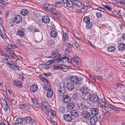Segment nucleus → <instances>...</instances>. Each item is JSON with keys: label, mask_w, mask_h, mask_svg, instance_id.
I'll return each mask as SVG.
<instances>
[{"label": "nucleus", "mask_w": 125, "mask_h": 125, "mask_svg": "<svg viewBox=\"0 0 125 125\" xmlns=\"http://www.w3.org/2000/svg\"><path fill=\"white\" fill-rule=\"evenodd\" d=\"M113 105L111 106H106L104 105V106L103 107V108L104 110L107 111V112H109V111H110L112 109Z\"/></svg>", "instance_id": "22"}, {"label": "nucleus", "mask_w": 125, "mask_h": 125, "mask_svg": "<svg viewBox=\"0 0 125 125\" xmlns=\"http://www.w3.org/2000/svg\"><path fill=\"white\" fill-rule=\"evenodd\" d=\"M22 17L20 15H17L13 19L16 23H19L22 20Z\"/></svg>", "instance_id": "12"}, {"label": "nucleus", "mask_w": 125, "mask_h": 125, "mask_svg": "<svg viewBox=\"0 0 125 125\" xmlns=\"http://www.w3.org/2000/svg\"><path fill=\"white\" fill-rule=\"evenodd\" d=\"M5 98L6 102L8 103H12V102L14 101L10 97L7 96H5Z\"/></svg>", "instance_id": "24"}, {"label": "nucleus", "mask_w": 125, "mask_h": 125, "mask_svg": "<svg viewBox=\"0 0 125 125\" xmlns=\"http://www.w3.org/2000/svg\"><path fill=\"white\" fill-rule=\"evenodd\" d=\"M52 55L54 58L59 57L60 56V54L57 52H52Z\"/></svg>", "instance_id": "40"}, {"label": "nucleus", "mask_w": 125, "mask_h": 125, "mask_svg": "<svg viewBox=\"0 0 125 125\" xmlns=\"http://www.w3.org/2000/svg\"><path fill=\"white\" fill-rule=\"evenodd\" d=\"M57 94L58 96H61L65 93V90L64 89V86L63 85L60 84V85L57 86Z\"/></svg>", "instance_id": "2"}, {"label": "nucleus", "mask_w": 125, "mask_h": 125, "mask_svg": "<svg viewBox=\"0 0 125 125\" xmlns=\"http://www.w3.org/2000/svg\"><path fill=\"white\" fill-rule=\"evenodd\" d=\"M8 56H9L8 57H8H4V58H3L2 59L3 61L4 62H5V63L7 65H8V62H9V60L8 59V58H9V57H10V56L9 55H8Z\"/></svg>", "instance_id": "46"}, {"label": "nucleus", "mask_w": 125, "mask_h": 125, "mask_svg": "<svg viewBox=\"0 0 125 125\" xmlns=\"http://www.w3.org/2000/svg\"><path fill=\"white\" fill-rule=\"evenodd\" d=\"M104 7L105 8L107 9L108 10L110 11H111L112 9L110 7L106 5H104Z\"/></svg>", "instance_id": "61"}, {"label": "nucleus", "mask_w": 125, "mask_h": 125, "mask_svg": "<svg viewBox=\"0 0 125 125\" xmlns=\"http://www.w3.org/2000/svg\"><path fill=\"white\" fill-rule=\"evenodd\" d=\"M7 21L8 22V24L9 25V26H10L11 27L13 26L14 24V22H15L13 19H9Z\"/></svg>", "instance_id": "29"}, {"label": "nucleus", "mask_w": 125, "mask_h": 125, "mask_svg": "<svg viewBox=\"0 0 125 125\" xmlns=\"http://www.w3.org/2000/svg\"><path fill=\"white\" fill-rule=\"evenodd\" d=\"M99 103L103 106L105 105V100L104 99H101L99 100Z\"/></svg>", "instance_id": "42"}, {"label": "nucleus", "mask_w": 125, "mask_h": 125, "mask_svg": "<svg viewBox=\"0 0 125 125\" xmlns=\"http://www.w3.org/2000/svg\"><path fill=\"white\" fill-rule=\"evenodd\" d=\"M83 22L86 23L90 22V19L88 16H85L84 17Z\"/></svg>", "instance_id": "30"}, {"label": "nucleus", "mask_w": 125, "mask_h": 125, "mask_svg": "<svg viewBox=\"0 0 125 125\" xmlns=\"http://www.w3.org/2000/svg\"><path fill=\"white\" fill-rule=\"evenodd\" d=\"M78 58L77 57H74L73 58V61L74 62L77 63H78Z\"/></svg>", "instance_id": "64"}, {"label": "nucleus", "mask_w": 125, "mask_h": 125, "mask_svg": "<svg viewBox=\"0 0 125 125\" xmlns=\"http://www.w3.org/2000/svg\"><path fill=\"white\" fill-rule=\"evenodd\" d=\"M71 114L72 116L75 117H77L79 115V111L77 110H73L71 111Z\"/></svg>", "instance_id": "20"}, {"label": "nucleus", "mask_w": 125, "mask_h": 125, "mask_svg": "<svg viewBox=\"0 0 125 125\" xmlns=\"http://www.w3.org/2000/svg\"><path fill=\"white\" fill-rule=\"evenodd\" d=\"M53 94V91L52 90L48 91L46 96L50 98L51 97Z\"/></svg>", "instance_id": "36"}, {"label": "nucleus", "mask_w": 125, "mask_h": 125, "mask_svg": "<svg viewBox=\"0 0 125 125\" xmlns=\"http://www.w3.org/2000/svg\"><path fill=\"white\" fill-rule=\"evenodd\" d=\"M50 20L49 18L47 15L43 16L42 17V21L45 23H49Z\"/></svg>", "instance_id": "18"}, {"label": "nucleus", "mask_w": 125, "mask_h": 125, "mask_svg": "<svg viewBox=\"0 0 125 125\" xmlns=\"http://www.w3.org/2000/svg\"><path fill=\"white\" fill-rule=\"evenodd\" d=\"M66 4L67 6L69 8L72 7L73 6H80L79 5L74 2H72L70 0H68Z\"/></svg>", "instance_id": "8"}, {"label": "nucleus", "mask_w": 125, "mask_h": 125, "mask_svg": "<svg viewBox=\"0 0 125 125\" xmlns=\"http://www.w3.org/2000/svg\"><path fill=\"white\" fill-rule=\"evenodd\" d=\"M48 44L49 46H51L55 44L54 41L52 40H50L48 42Z\"/></svg>", "instance_id": "52"}, {"label": "nucleus", "mask_w": 125, "mask_h": 125, "mask_svg": "<svg viewBox=\"0 0 125 125\" xmlns=\"http://www.w3.org/2000/svg\"><path fill=\"white\" fill-rule=\"evenodd\" d=\"M83 117L85 119L88 120L91 117V114L88 111H83L82 114Z\"/></svg>", "instance_id": "10"}, {"label": "nucleus", "mask_w": 125, "mask_h": 125, "mask_svg": "<svg viewBox=\"0 0 125 125\" xmlns=\"http://www.w3.org/2000/svg\"><path fill=\"white\" fill-rule=\"evenodd\" d=\"M64 31H63V38L62 39V40L63 42H64L68 39V37L67 34L66 33L67 31L66 29L64 28Z\"/></svg>", "instance_id": "13"}, {"label": "nucleus", "mask_w": 125, "mask_h": 125, "mask_svg": "<svg viewBox=\"0 0 125 125\" xmlns=\"http://www.w3.org/2000/svg\"><path fill=\"white\" fill-rule=\"evenodd\" d=\"M13 85L15 86L20 88L22 87V83L21 82L18 81L13 80L12 81Z\"/></svg>", "instance_id": "15"}, {"label": "nucleus", "mask_w": 125, "mask_h": 125, "mask_svg": "<svg viewBox=\"0 0 125 125\" xmlns=\"http://www.w3.org/2000/svg\"><path fill=\"white\" fill-rule=\"evenodd\" d=\"M2 106L4 110L6 112L8 111L9 106L6 102H3L2 104Z\"/></svg>", "instance_id": "21"}, {"label": "nucleus", "mask_w": 125, "mask_h": 125, "mask_svg": "<svg viewBox=\"0 0 125 125\" xmlns=\"http://www.w3.org/2000/svg\"><path fill=\"white\" fill-rule=\"evenodd\" d=\"M18 47L17 45L12 44H9L5 49L6 52H12L13 53V49H15L17 48Z\"/></svg>", "instance_id": "3"}, {"label": "nucleus", "mask_w": 125, "mask_h": 125, "mask_svg": "<svg viewBox=\"0 0 125 125\" xmlns=\"http://www.w3.org/2000/svg\"><path fill=\"white\" fill-rule=\"evenodd\" d=\"M110 117V114L109 112L105 113L104 114V118L106 119Z\"/></svg>", "instance_id": "56"}, {"label": "nucleus", "mask_w": 125, "mask_h": 125, "mask_svg": "<svg viewBox=\"0 0 125 125\" xmlns=\"http://www.w3.org/2000/svg\"><path fill=\"white\" fill-rule=\"evenodd\" d=\"M8 53H9L10 55H11V57L13 58L14 59H17V56L16 55V54L14 53V52L13 51V53L12 52H8Z\"/></svg>", "instance_id": "39"}, {"label": "nucleus", "mask_w": 125, "mask_h": 125, "mask_svg": "<svg viewBox=\"0 0 125 125\" xmlns=\"http://www.w3.org/2000/svg\"><path fill=\"white\" fill-rule=\"evenodd\" d=\"M50 113L51 115L53 116H55L56 115V113L55 111H53L51 109H50Z\"/></svg>", "instance_id": "57"}, {"label": "nucleus", "mask_w": 125, "mask_h": 125, "mask_svg": "<svg viewBox=\"0 0 125 125\" xmlns=\"http://www.w3.org/2000/svg\"><path fill=\"white\" fill-rule=\"evenodd\" d=\"M53 6L51 4H49L47 10L49 11L53 10Z\"/></svg>", "instance_id": "48"}, {"label": "nucleus", "mask_w": 125, "mask_h": 125, "mask_svg": "<svg viewBox=\"0 0 125 125\" xmlns=\"http://www.w3.org/2000/svg\"><path fill=\"white\" fill-rule=\"evenodd\" d=\"M74 104L73 103H71L67 105V108L69 110H72L75 107Z\"/></svg>", "instance_id": "26"}, {"label": "nucleus", "mask_w": 125, "mask_h": 125, "mask_svg": "<svg viewBox=\"0 0 125 125\" xmlns=\"http://www.w3.org/2000/svg\"><path fill=\"white\" fill-rule=\"evenodd\" d=\"M98 118L96 116H93L90 120V123L91 125H95L97 121Z\"/></svg>", "instance_id": "14"}, {"label": "nucleus", "mask_w": 125, "mask_h": 125, "mask_svg": "<svg viewBox=\"0 0 125 125\" xmlns=\"http://www.w3.org/2000/svg\"><path fill=\"white\" fill-rule=\"evenodd\" d=\"M107 50L109 52H112L115 50L116 48L115 46H110L108 48Z\"/></svg>", "instance_id": "34"}, {"label": "nucleus", "mask_w": 125, "mask_h": 125, "mask_svg": "<svg viewBox=\"0 0 125 125\" xmlns=\"http://www.w3.org/2000/svg\"><path fill=\"white\" fill-rule=\"evenodd\" d=\"M2 19L0 17V30H2V32L4 33V28L3 27L2 23Z\"/></svg>", "instance_id": "37"}, {"label": "nucleus", "mask_w": 125, "mask_h": 125, "mask_svg": "<svg viewBox=\"0 0 125 125\" xmlns=\"http://www.w3.org/2000/svg\"><path fill=\"white\" fill-rule=\"evenodd\" d=\"M8 64L11 69L13 70H20L19 68L18 67L17 65L14 63L10 64V63H8Z\"/></svg>", "instance_id": "17"}, {"label": "nucleus", "mask_w": 125, "mask_h": 125, "mask_svg": "<svg viewBox=\"0 0 125 125\" xmlns=\"http://www.w3.org/2000/svg\"><path fill=\"white\" fill-rule=\"evenodd\" d=\"M81 90H82V95L83 96V98L86 97V96L88 97L90 95V93L88 92L87 88H85V87H83L81 88Z\"/></svg>", "instance_id": "5"}, {"label": "nucleus", "mask_w": 125, "mask_h": 125, "mask_svg": "<svg viewBox=\"0 0 125 125\" xmlns=\"http://www.w3.org/2000/svg\"><path fill=\"white\" fill-rule=\"evenodd\" d=\"M89 99L91 102L93 103L97 102L99 100L98 96L95 94L90 95Z\"/></svg>", "instance_id": "6"}, {"label": "nucleus", "mask_w": 125, "mask_h": 125, "mask_svg": "<svg viewBox=\"0 0 125 125\" xmlns=\"http://www.w3.org/2000/svg\"><path fill=\"white\" fill-rule=\"evenodd\" d=\"M83 79L81 77H78L76 76H72L70 79L71 81L76 84H81L83 81Z\"/></svg>", "instance_id": "1"}, {"label": "nucleus", "mask_w": 125, "mask_h": 125, "mask_svg": "<svg viewBox=\"0 0 125 125\" xmlns=\"http://www.w3.org/2000/svg\"><path fill=\"white\" fill-rule=\"evenodd\" d=\"M41 104L44 107H45V108H47L48 107V104L47 102L42 101Z\"/></svg>", "instance_id": "47"}, {"label": "nucleus", "mask_w": 125, "mask_h": 125, "mask_svg": "<svg viewBox=\"0 0 125 125\" xmlns=\"http://www.w3.org/2000/svg\"><path fill=\"white\" fill-rule=\"evenodd\" d=\"M23 118H18L16 120L15 123L17 124H19L21 123L22 121L23 120Z\"/></svg>", "instance_id": "41"}, {"label": "nucleus", "mask_w": 125, "mask_h": 125, "mask_svg": "<svg viewBox=\"0 0 125 125\" xmlns=\"http://www.w3.org/2000/svg\"><path fill=\"white\" fill-rule=\"evenodd\" d=\"M42 65V69H49L50 68L47 65V64H43L42 65L41 64L40 65L41 66Z\"/></svg>", "instance_id": "51"}, {"label": "nucleus", "mask_w": 125, "mask_h": 125, "mask_svg": "<svg viewBox=\"0 0 125 125\" xmlns=\"http://www.w3.org/2000/svg\"><path fill=\"white\" fill-rule=\"evenodd\" d=\"M96 16L98 18H101L102 16V14L100 12H96Z\"/></svg>", "instance_id": "59"}, {"label": "nucleus", "mask_w": 125, "mask_h": 125, "mask_svg": "<svg viewBox=\"0 0 125 125\" xmlns=\"http://www.w3.org/2000/svg\"><path fill=\"white\" fill-rule=\"evenodd\" d=\"M38 88V87L37 85H32L30 88V92L34 93L37 91Z\"/></svg>", "instance_id": "19"}, {"label": "nucleus", "mask_w": 125, "mask_h": 125, "mask_svg": "<svg viewBox=\"0 0 125 125\" xmlns=\"http://www.w3.org/2000/svg\"><path fill=\"white\" fill-rule=\"evenodd\" d=\"M112 109L114 110L115 111H119V109L117 108L116 106H114L113 105Z\"/></svg>", "instance_id": "60"}, {"label": "nucleus", "mask_w": 125, "mask_h": 125, "mask_svg": "<svg viewBox=\"0 0 125 125\" xmlns=\"http://www.w3.org/2000/svg\"><path fill=\"white\" fill-rule=\"evenodd\" d=\"M42 80L44 81L46 83H49V82L45 78H42Z\"/></svg>", "instance_id": "62"}, {"label": "nucleus", "mask_w": 125, "mask_h": 125, "mask_svg": "<svg viewBox=\"0 0 125 125\" xmlns=\"http://www.w3.org/2000/svg\"><path fill=\"white\" fill-rule=\"evenodd\" d=\"M55 60H53L50 59L47 60L46 64L47 65H49L54 62Z\"/></svg>", "instance_id": "50"}, {"label": "nucleus", "mask_w": 125, "mask_h": 125, "mask_svg": "<svg viewBox=\"0 0 125 125\" xmlns=\"http://www.w3.org/2000/svg\"><path fill=\"white\" fill-rule=\"evenodd\" d=\"M50 109L48 107L47 108H45V109L44 111V112L47 115H48L49 114L50 110Z\"/></svg>", "instance_id": "45"}, {"label": "nucleus", "mask_w": 125, "mask_h": 125, "mask_svg": "<svg viewBox=\"0 0 125 125\" xmlns=\"http://www.w3.org/2000/svg\"><path fill=\"white\" fill-rule=\"evenodd\" d=\"M93 25L91 23L89 22L86 23V28L87 29H90L92 27Z\"/></svg>", "instance_id": "43"}, {"label": "nucleus", "mask_w": 125, "mask_h": 125, "mask_svg": "<svg viewBox=\"0 0 125 125\" xmlns=\"http://www.w3.org/2000/svg\"><path fill=\"white\" fill-rule=\"evenodd\" d=\"M29 105L28 104H21L20 105V108L22 109H27L29 107Z\"/></svg>", "instance_id": "31"}, {"label": "nucleus", "mask_w": 125, "mask_h": 125, "mask_svg": "<svg viewBox=\"0 0 125 125\" xmlns=\"http://www.w3.org/2000/svg\"><path fill=\"white\" fill-rule=\"evenodd\" d=\"M44 88L46 91L51 90V87L49 83H46L45 84Z\"/></svg>", "instance_id": "32"}, {"label": "nucleus", "mask_w": 125, "mask_h": 125, "mask_svg": "<svg viewBox=\"0 0 125 125\" xmlns=\"http://www.w3.org/2000/svg\"><path fill=\"white\" fill-rule=\"evenodd\" d=\"M125 49V45L124 43H121L118 46V49L119 50H123Z\"/></svg>", "instance_id": "25"}, {"label": "nucleus", "mask_w": 125, "mask_h": 125, "mask_svg": "<svg viewBox=\"0 0 125 125\" xmlns=\"http://www.w3.org/2000/svg\"><path fill=\"white\" fill-rule=\"evenodd\" d=\"M26 123L29 124L31 125H33L35 124V121L30 117H25L24 119Z\"/></svg>", "instance_id": "4"}, {"label": "nucleus", "mask_w": 125, "mask_h": 125, "mask_svg": "<svg viewBox=\"0 0 125 125\" xmlns=\"http://www.w3.org/2000/svg\"><path fill=\"white\" fill-rule=\"evenodd\" d=\"M63 117L65 120L67 122H70L72 120V117L70 114L65 115Z\"/></svg>", "instance_id": "16"}, {"label": "nucleus", "mask_w": 125, "mask_h": 125, "mask_svg": "<svg viewBox=\"0 0 125 125\" xmlns=\"http://www.w3.org/2000/svg\"><path fill=\"white\" fill-rule=\"evenodd\" d=\"M62 100L65 103H68L71 101V98L67 95H63L62 97Z\"/></svg>", "instance_id": "7"}, {"label": "nucleus", "mask_w": 125, "mask_h": 125, "mask_svg": "<svg viewBox=\"0 0 125 125\" xmlns=\"http://www.w3.org/2000/svg\"><path fill=\"white\" fill-rule=\"evenodd\" d=\"M24 32L21 30H19L17 32L16 34L20 37H22L24 35Z\"/></svg>", "instance_id": "27"}, {"label": "nucleus", "mask_w": 125, "mask_h": 125, "mask_svg": "<svg viewBox=\"0 0 125 125\" xmlns=\"http://www.w3.org/2000/svg\"><path fill=\"white\" fill-rule=\"evenodd\" d=\"M28 13V10L26 9H22L21 11V14L23 16L27 15Z\"/></svg>", "instance_id": "23"}, {"label": "nucleus", "mask_w": 125, "mask_h": 125, "mask_svg": "<svg viewBox=\"0 0 125 125\" xmlns=\"http://www.w3.org/2000/svg\"><path fill=\"white\" fill-rule=\"evenodd\" d=\"M51 36L53 37H56L57 35V33L54 31H52L50 32Z\"/></svg>", "instance_id": "33"}, {"label": "nucleus", "mask_w": 125, "mask_h": 125, "mask_svg": "<svg viewBox=\"0 0 125 125\" xmlns=\"http://www.w3.org/2000/svg\"><path fill=\"white\" fill-rule=\"evenodd\" d=\"M62 58L63 59L62 62H69V59L66 56H64L63 57H62Z\"/></svg>", "instance_id": "49"}, {"label": "nucleus", "mask_w": 125, "mask_h": 125, "mask_svg": "<svg viewBox=\"0 0 125 125\" xmlns=\"http://www.w3.org/2000/svg\"><path fill=\"white\" fill-rule=\"evenodd\" d=\"M66 87L69 91H72L74 88V84L72 83H69L66 84Z\"/></svg>", "instance_id": "9"}, {"label": "nucleus", "mask_w": 125, "mask_h": 125, "mask_svg": "<svg viewBox=\"0 0 125 125\" xmlns=\"http://www.w3.org/2000/svg\"><path fill=\"white\" fill-rule=\"evenodd\" d=\"M60 70L65 69L67 68V66L65 65H64L62 64H60Z\"/></svg>", "instance_id": "54"}, {"label": "nucleus", "mask_w": 125, "mask_h": 125, "mask_svg": "<svg viewBox=\"0 0 125 125\" xmlns=\"http://www.w3.org/2000/svg\"><path fill=\"white\" fill-rule=\"evenodd\" d=\"M63 44L66 46L69 47L70 48H71L73 47V45L69 43H68L67 42H64Z\"/></svg>", "instance_id": "44"}, {"label": "nucleus", "mask_w": 125, "mask_h": 125, "mask_svg": "<svg viewBox=\"0 0 125 125\" xmlns=\"http://www.w3.org/2000/svg\"><path fill=\"white\" fill-rule=\"evenodd\" d=\"M53 10H52L50 11V13L55 18H59V14L53 12Z\"/></svg>", "instance_id": "38"}, {"label": "nucleus", "mask_w": 125, "mask_h": 125, "mask_svg": "<svg viewBox=\"0 0 125 125\" xmlns=\"http://www.w3.org/2000/svg\"><path fill=\"white\" fill-rule=\"evenodd\" d=\"M91 111L92 114L93 115H96L99 114V110L97 108H92Z\"/></svg>", "instance_id": "11"}, {"label": "nucleus", "mask_w": 125, "mask_h": 125, "mask_svg": "<svg viewBox=\"0 0 125 125\" xmlns=\"http://www.w3.org/2000/svg\"><path fill=\"white\" fill-rule=\"evenodd\" d=\"M56 60L58 62L57 63H59L60 62H62L63 59L62 58V57L60 58L58 57L56 59Z\"/></svg>", "instance_id": "63"}, {"label": "nucleus", "mask_w": 125, "mask_h": 125, "mask_svg": "<svg viewBox=\"0 0 125 125\" xmlns=\"http://www.w3.org/2000/svg\"><path fill=\"white\" fill-rule=\"evenodd\" d=\"M85 106L86 105L83 102L81 103L79 105V107L81 108V109L83 110Z\"/></svg>", "instance_id": "53"}, {"label": "nucleus", "mask_w": 125, "mask_h": 125, "mask_svg": "<svg viewBox=\"0 0 125 125\" xmlns=\"http://www.w3.org/2000/svg\"><path fill=\"white\" fill-rule=\"evenodd\" d=\"M65 111V108L63 106H61L58 109V113L60 114H63Z\"/></svg>", "instance_id": "28"}, {"label": "nucleus", "mask_w": 125, "mask_h": 125, "mask_svg": "<svg viewBox=\"0 0 125 125\" xmlns=\"http://www.w3.org/2000/svg\"><path fill=\"white\" fill-rule=\"evenodd\" d=\"M83 4L85 7H90L91 6L90 3L87 2H84Z\"/></svg>", "instance_id": "55"}, {"label": "nucleus", "mask_w": 125, "mask_h": 125, "mask_svg": "<svg viewBox=\"0 0 125 125\" xmlns=\"http://www.w3.org/2000/svg\"><path fill=\"white\" fill-rule=\"evenodd\" d=\"M60 64L59 65H54V66L53 67V68L54 69L56 70V69H60L61 68H60Z\"/></svg>", "instance_id": "58"}, {"label": "nucleus", "mask_w": 125, "mask_h": 125, "mask_svg": "<svg viewBox=\"0 0 125 125\" xmlns=\"http://www.w3.org/2000/svg\"><path fill=\"white\" fill-rule=\"evenodd\" d=\"M2 30H0V35L3 39H7L8 38V37L7 36L4 31V33L2 32Z\"/></svg>", "instance_id": "35"}]
</instances>
